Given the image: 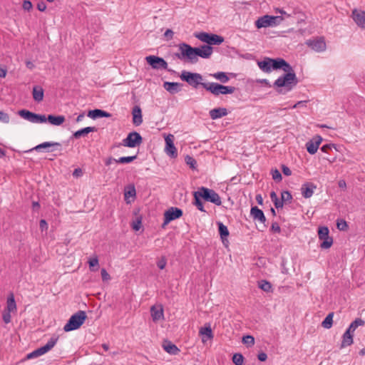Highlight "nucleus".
I'll return each mask as SVG.
<instances>
[{"label": "nucleus", "instance_id": "64", "mask_svg": "<svg viewBox=\"0 0 365 365\" xmlns=\"http://www.w3.org/2000/svg\"><path fill=\"white\" fill-rule=\"evenodd\" d=\"M40 229L43 231V230H47L48 224L45 220H41L39 222Z\"/></svg>", "mask_w": 365, "mask_h": 365}, {"label": "nucleus", "instance_id": "27", "mask_svg": "<svg viewBox=\"0 0 365 365\" xmlns=\"http://www.w3.org/2000/svg\"><path fill=\"white\" fill-rule=\"evenodd\" d=\"M97 128L96 127H86L76 131L73 134V137L76 139L80 138L81 137L86 136L91 132H96Z\"/></svg>", "mask_w": 365, "mask_h": 365}, {"label": "nucleus", "instance_id": "40", "mask_svg": "<svg viewBox=\"0 0 365 365\" xmlns=\"http://www.w3.org/2000/svg\"><path fill=\"white\" fill-rule=\"evenodd\" d=\"M321 240L322 241V242L320 245V247L322 249H329L331 247L333 244V239L331 237H324Z\"/></svg>", "mask_w": 365, "mask_h": 365}, {"label": "nucleus", "instance_id": "12", "mask_svg": "<svg viewBox=\"0 0 365 365\" xmlns=\"http://www.w3.org/2000/svg\"><path fill=\"white\" fill-rule=\"evenodd\" d=\"M145 61L153 69H165L169 72L173 71L168 68V63L161 57L148 56L145 57Z\"/></svg>", "mask_w": 365, "mask_h": 365}, {"label": "nucleus", "instance_id": "46", "mask_svg": "<svg viewBox=\"0 0 365 365\" xmlns=\"http://www.w3.org/2000/svg\"><path fill=\"white\" fill-rule=\"evenodd\" d=\"M89 267L91 271H96L99 267L98 259L97 257L91 258L88 261Z\"/></svg>", "mask_w": 365, "mask_h": 365}, {"label": "nucleus", "instance_id": "4", "mask_svg": "<svg viewBox=\"0 0 365 365\" xmlns=\"http://www.w3.org/2000/svg\"><path fill=\"white\" fill-rule=\"evenodd\" d=\"M202 87L215 96H219L220 94H231L235 91V88L233 86H223L217 83H203Z\"/></svg>", "mask_w": 365, "mask_h": 365}, {"label": "nucleus", "instance_id": "7", "mask_svg": "<svg viewBox=\"0 0 365 365\" xmlns=\"http://www.w3.org/2000/svg\"><path fill=\"white\" fill-rule=\"evenodd\" d=\"M182 81L187 82L190 86L197 88L200 85L202 86V76L197 73H191L189 71H182L180 76Z\"/></svg>", "mask_w": 365, "mask_h": 365}, {"label": "nucleus", "instance_id": "47", "mask_svg": "<svg viewBox=\"0 0 365 365\" xmlns=\"http://www.w3.org/2000/svg\"><path fill=\"white\" fill-rule=\"evenodd\" d=\"M242 342L247 346H252L255 344V338L251 335L244 336L242 337Z\"/></svg>", "mask_w": 365, "mask_h": 365}, {"label": "nucleus", "instance_id": "16", "mask_svg": "<svg viewBox=\"0 0 365 365\" xmlns=\"http://www.w3.org/2000/svg\"><path fill=\"white\" fill-rule=\"evenodd\" d=\"M322 141V138L320 135L314 136L312 140L306 143V148L309 154H314L317 153L319 145Z\"/></svg>", "mask_w": 365, "mask_h": 365}, {"label": "nucleus", "instance_id": "26", "mask_svg": "<svg viewBox=\"0 0 365 365\" xmlns=\"http://www.w3.org/2000/svg\"><path fill=\"white\" fill-rule=\"evenodd\" d=\"M65 120L63 115H48V117H46V121L53 125H60L65 122Z\"/></svg>", "mask_w": 365, "mask_h": 365}, {"label": "nucleus", "instance_id": "15", "mask_svg": "<svg viewBox=\"0 0 365 365\" xmlns=\"http://www.w3.org/2000/svg\"><path fill=\"white\" fill-rule=\"evenodd\" d=\"M351 17L356 24L361 29H365V11L356 9L352 11Z\"/></svg>", "mask_w": 365, "mask_h": 365}, {"label": "nucleus", "instance_id": "53", "mask_svg": "<svg viewBox=\"0 0 365 365\" xmlns=\"http://www.w3.org/2000/svg\"><path fill=\"white\" fill-rule=\"evenodd\" d=\"M276 12L282 15L281 16H282L284 19V18H289V17L292 16V14H295L294 11H293L292 13L289 14V13L286 12L285 11H284L282 9H276Z\"/></svg>", "mask_w": 365, "mask_h": 365}, {"label": "nucleus", "instance_id": "14", "mask_svg": "<svg viewBox=\"0 0 365 365\" xmlns=\"http://www.w3.org/2000/svg\"><path fill=\"white\" fill-rule=\"evenodd\" d=\"M307 45L317 52H322L326 49V43L323 37H320L314 40H308Z\"/></svg>", "mask_w": 365, "mask_h": 365}, {"label": "nucleus", "instance_id": "37", "mask_svg": "<svg viewBox=\"0 0 365 365\" xmlns=\"http://www.w3.org/2000/svg\"><path fill=\"white\" fill-rule=\"evenodd\" d=\"M194 202L193 204L197 207V208L200 210L201 212H206L204 209V206L202 204V202L200 198H202L200 196H199L197 193V192H194Z\"/></svg>", "mask_w": 365, "mask_h": 365}, {"label": "nucleus", "instance_id": "25", "mask_svg": "<svg viewBox=\"0 0 365 365\" xmlns=\"http://www.w3.org/2000/svg\"><path fill=\"white\" fill-rule=\"evenodd\" d=\"M88 116L91 118L96 119V118H103V117L108 118V117H110L111 115L105 110H100V109H94V110L88 111Z\"/></svg>", "mask_w": 365, "mask_h": 365}, {"label": "nucleus", "instance_id": "30", "mask_svg": "<svg viewBox=\"0 0 365 365\" xmlns=\"http://www.w3.org/2000/svg\"><path fill=\"white\" fill-rule=\"evenodd\" d=\"M16 304L15 302L14 296L11 293L7 298L6 307L4 310L10 312H16Z\"/></svg>", "mask_w": 365, "mask_h": 365}, {"label": "nucleus", "instance_id": "18", "mask_svg": "<svg viewBox=\"0 0 365 365\" xmlns=\"http://www.w3.org/2000/svg\"><path fill=\"white\" fill-rule=\"evenodd\" d=\"M250 215L254 220H258L263 224V229L259 230L260 231H263V230L267 227V225L264 224L266 217L262 210L259 209L257 206L252 207L250 210Z\"/></svg>", "mask_w": 365, "mask_h": 365}, {"label": "nucleus", "instance_id": "59", "mask_svg": "<svg viewBox=\"0 0 365 365\" xmlns=\"http://www.w3.org/2000/svg\"><path fill=\"white\" fill-rule=\"evenodd\" d=\"M271 230L274 232H277V233H279L281 231L279 224L276 222H272V226H271Z\"/></svg>", "mask_w": 365, "mask_h": 365}, {"label": "nucleus", "instance_id": "19", "mask_svg": "<svg viewBox=\"0 0 365 365\" xmlns=\"http://www.w3.org/2000/svg\"><path fill=\"white\" fill-rule=\"evenodd\" d=\"M182 84L177 82H165L163 88L172 94L178 93L181 91Z\"/></svg>", "mask_w": 365, "mask_h": 365}, {"label": "nucleus", "instance_id": "62", "mask_svg": "<svg viewBox=\"0 0 365 365\" xmlns=\"http://www.w3.org/2000/svg\"><path fill=\"white\" fill-rule=\"evenodd\" d=\"M173 31L171 29H167L164 34L165 37L168 39H172L173 37Z\"/></svg>", "mask_w": 365, "mask_h": 365}, {"label": "nucleus", "instance_id": "38", "mask_svg": "<svg viewBox=\"0 0 365 365\" xmlns=\"http://www.w3.org/2000/svg\"><path fill=\"white\" fill-rule=\"evenodd\" d=\"M334 313H329L322 323V326L325 329H330L333 324Z\"/></svg>", "mask_w": 365, "mask_h": 365}, {"label": "nucleus", "instance_id": "3", "mask_svg": "<svg viewBox=\"0 0 365 365\" xmlns=\"http://www.w3.org/2000/svg\"><path fill=\"white\" fill-rule=\"evenodd\" d=\"M86 318L87 315L84 311H78L70 317L68 322L63 327V330L68 332L78 329L84 323Z\"/></svg>", "mask_w": 365, "mask_h": 365}, {"label": "nucleus", "instance_id": "20", "mask_svg": "<svg viewBox=\"0 0 365 365\" xmlns=\"http://www.w3.org/2000/svg\"><path fill=\"white\" fill-rule=\"evenodd\" d=\"M133 123L135 125L138 126L143 123V116L141 108L138 106L133 107L132 110Z\"/></svg>", "mask_w": 365, "mask_h": 365}, {"label": "nucleus", "instance_id": "17", "mask_svg": "<svg viewBox=\"0 0 365 365\" xmlns=\"http://www.w3.org/2000/svg\"><path fill=\"white\" fill-rule=\"evenodd\" d=\"M174 136L168 135L165 138V152L171 158H175L178 155L177 149L173 143Z\"/></svg>", "mask_w": 365, "mask_h": 365}, {"label": "nucleus", "instance_id": "50", "mask_svg": "<svg viewBox=\"0 0 365 365\" xmlns=\"http://www.w3.org/2000/svg\"><path fill=\"white\" fill-rule=\"evenodd\" d=\"M136 194L135 189L134 186L129 187L128 190L125 191L124 196L125 199L127 200L129 197H135Z\"/></svg>", "mask_w": 365, "mask_h": 365}, {"label": "nucleus", "instance_id": "61", "mask_svg": "<svg viewBox=\"0 0 365 365\" xmlns=\"http://www.w3.org/2000/svg\"><path fill=\"white\" fill-rule=\"evenodd\" d=\"M37 9L40 11H44L46 9V4L44 1H41L38 3Z\"/></svg>", "mask_w": 365, "mask_h": 365}, {"label": "nucleus", "instance_id": "56", "mask_svg": "<svg viewBox=\"0 0 365 365\" xmlns=\"http://www.w3.org/2000/svg\"><path fill=\"white\" fill-rule=\"evenodd\" d=\"M22 7L26 11H29L32 9L33 5L32 3L29 0H25L23 2Z\"/></svg>", "mask_w": 365, "mask_h": 365}, {"label": "nucleus", "instance_id": "22", "mask_svg": "<svg viewBox=\"0 0 365 365\" xmlns=\"http://www.w3.org/2000/svg\"><path fill=\"white\" fill-rule=\"evenodd\" d=\"M316 185L313 183L307 182L302 185L301 191L304 197L309 198L314 193V190L316 189Z\"/></svg>", "mask_w": 365, "mask_h": 365}, {"label": "nucleus", "instance_id": "28", "mask_svg": "<svg viewBox=\"0 0 365 365\" xmlns=\"http://www.w3.org/2000/svg\"><path fill=\"white\" fill-rule=\"evenodd\" d=\"M54 146L59 147V146H61V143H57V142H44V143H41V144L36 145V147H34L29 150H26L25 152L29 153V152H31L33 150L39 151L42 148H48L50 147H54Z\"/></svg>", "mask_w": 365, "mask_h": 365}, {"label": "nucleus", "instance_id": "54", "mask_svg": "<svg viewBox=\"0 0 365 365\" xmlns=\"http://www.w3.org/2000/svg\"><path fill=\"white\" fill-rule=\"evenodd\" d=\"M141 218H137L135 222H133L132 227L134 230L138 231L141 226Z\"/></svg>", "mask_w": 365, "mask_h": 365}, {"label": "nucleus", "instance_id": "2", "mask_svg": "<svg viewBox=\"0 0 365 365\" xmlns=\"http://www.w3.org/2000/svg\"><path fill=\"white\" fill-rule=\"evenodd\" d=\"M180 53H175V56L185 62L190 63H196L198 61L197 57H200V50L199 47H192L191 46L182 43L179 45Z\"/></svg>", "mask_w": 365, "mask_h": 365}, {"label": "nucleus", "instance_id": "58", "mask_svg": "<svg viewBox=\"0 0 365 365\" xmlns=\"http://www.w3.org/2000/svg\"><path fill=\"white\" fill-rule=\"evenodd\" d=\"M167 262L165 257H162L158 262L157 266L159 269H163L166 266Z\"/></svg>", "mask_w": 365, "mask_h": 365}, {"label": "nucleus", "instance_id": "63", "mask_svg": "<svg viewBox=\"0 0 365 365\" xmlns=\"http://www.w3.org/2000/svg\"><path fill=\"white\" fill-rule=\"evenodd\" d=\"M282 173H284V175H285L287 176H289L292 175V171L287 166L283 165L282 167Z\"/></svg>", "mask_w": 365, "mask_h": 365}, {"label": "nucleus", "instance_id": "51", "mask_svg": "<svg viewBox=\"0 0 365 365\" xmlns=\"http://www.w3.org/2000/svg\"><path fill=\"white\" fill-rule=\"evenodd\" d=\"M272 175L273 180H274L275 181L279 182L282 180V175L277 169L272 170Z\"/></svg>", "mask_w": 365, "mask_h": 365}, {"label": "nucleus", "instance_id": "57", "mask_svg": "<svg viewBox=\"0 0 365 365\" xmlns=\"http://www.w3.org/2000/svg\"><path fill=\"white\" fill-rule=\"evenodd\" d=\"M101 274L103 281H108L110 279V274L107 272L106 269H101Z\"/></svg>", "mask_w": 365, "mask_h": 365}, {"label": "nucleus", "instance_id": "9", "mask_svg": "<svg viewBox=\"0 0 365 365\" xmlns=\"http://www.w3.org/2000/svg\"><path fill=\"white\" fill-rule=\"evenodd\" d=\"M143 143V138L140 134L138 132L133 131L127 135L122 141V143L117 145V147L123 145L128 148H135L140 145Z\"/></svg>", "mask_w": 365, "mask_h": 365}, {"label": "nucleus", "instance_id": "32", "mask_svg": "<svg viewBox=\"0 0 365 365\" xmlns=\"http://www.w3.org/2000/svg\"><path fill=\"white\" fill-rule=\"evenodd\" d=\"M199 48L200 50V57L202 58H208L212 53L213 48L211 46L203 45Z\"/></svg>", "mask_w": 365, "mask_h": 365}, {"label": "nucleus", "instance_id": "5", "mask_svg": "<svg viewBox=\"0 0 365 365\" xmlns=\"http://www.w3.org/2000/svg\"><path fill=\"white\" fill-rule=\"evenodd\" d=\"M283 20L282 16L264 15L258 18L255 21V26L257 29L276 26L279 25Z\"/></svg>", "mask_w": 365, "mask_h": 365}, {"label": "nucleus", "instance_id": "35", "mask_svg": "<svg viewBox=\"0 0 365 365\" xmlns=\"http://www.w3.org/2000/svg\"><path fill=\"white\" fill-rule=\"evenodd\" d=\"M218 225V231L220 235V237L224 242L225 240H227L229 236V231L226 225H225L222 222H217Z\"/></svg>", "mask_w": 365, "mask_h": 365}, {"label": "nucleus", "instance_id": "42", "mask_svg": "<svg viewBox=\"0 0 365 365\" xmlns=\"http://www.w3.org/2000/svg\"><path fill=\"white\" fill-rule=\"evenodd\" d=\"M329 230L327 227H320L318 230V236L319 240H322L324 237H329Z\"/></svg>", "mask_w": 365, "mask_h": 365}, {"label": "nucleus", "instance_id": "6", "mask_svg": "<svg viewBox=\"0 0 365 365\" xmlns=\"http://www.w3.org/2000/svg\"><path fill=\"white\" fill-rule=\"evenodd\" d=\"M196 192L204 200L212 202L217 206L222 205L220 195L214 190L201 187Z\"/></svg>", "mask_w": 365, "mask_h": 365}, {"label": "nucleus", "instance_id": "11", "mask_svg": "<svg viewBox=\"0 0 365 365\" xmlns=\"http://www.w3.org/2000/svg\"><path fill=\"white\" fill-rule=\"evenodd\" d=\"M18 113L21 118L33 123L46 122V116L45 115L37 114L25 109L20 110Z\"/></svg>", "mask_w": 365, "mask_h": 365}, {"label": "nucleus", "instance_id": "10", "mask_svg": "<svg viewBox=\"0 0 365 365\" xmlns=\"http://www.w3.org/2000/svg\"><path fill=\"white\" fill-rule=\"evenodd\" d=\"M195 37L207 45H220L224 41V38L217 34H212L205 32H201L195 34Z\"/></svg>", "mask_w": 365, "mask_h": 365}, {"label": "nucleus", "instance_id": "29", "mask_svg": "<svg viewBox=\"0 0 365 365\" xmlns=\"http://www.w3.org/2000/svg\"><path fill=\"white\" fill-rule=\"evenodd\" d=\"M353 336L354 334H350L349 331H346L342 336V341L341 344L340 348H344L346 346H350L353 344Z\"/></svg>", "mask_w": 365, "mask_h": 365}, {"label": "nucleus", "instance_id": "13", "mask_svg": "<svg viewBox=\"0 0 365 365\" xmlns=\"http://www.w3.org/2000/svg\"><path fill=\"white\" fill-rule=\"evenodd\" d=\"M182 215V210L178 207H171L164 213L163 225L168 224L170 222L180 218Z\"/></svg>", "mask_w": 365, "mask_h": 365}, {"label": "nucleus", "instance_id": "44", "mask_svg": "<svg viewBox=\"0 0 365 365\" xmlns=\"http://www.w3.org/2000/svg\"><path fill=\"white\" fill-rule=\"evenodd\" d=\"M136 158H137V155L120 157V158L117 159V160H115V163H122V164L130 163L133 162L134 160H135Z\"/></svg>", "mask_w": 365, "mask_h": 365}, {"label": "nucleus", "instance_id": "49", "mask_svg": "<svg viewBox=\"0 0 365 365\" xmlns=\"http://www.w3.org/2000/svg\"><path fill=\"white\" fill-rule=\"evenodd\" d=\"M185 160V163L190 166V168L193 170L196 168L197 162L192 157L187 155Z\"/></svg>", "mask_w": 365, "mask_h": 365}, {"label": "nucleus", "instance_id": "55", "mask_svg": "<svg viewBox=\"0 0 365 365\" xmlns=\"http://www.w3.org/2000/svg\"><path fill=\"white\" fill-rule=\"evenodd\" d=\"M0 121L3 123H9V116L7 113H4L3 111H0Z\"/></svg>", "mask_w": 365, "mask_h": 365}, {"label": "nucleus", "instance_id": "52", "mask_svg": "<svg viewBox=\"0 0 365 365\" xmlns=\"http://www.w3.org/2000/svg\"><path fill=\"white\" fill-rule=\"evenodd\" d=\"M11 313L10 312H8V311H6L4 310L3 312V314H2V318H3V320L4 322L6 323V324H9L11 322Z\"/></svg>", "mask_w": 365, "mask_h": 365}, {"label": "nucleus", "instance_id": "41", "mask_svg": "<svg viewBox=\"0 0 365 365\" xmlns=\"http://www.w3.org/2000/svg\"><path fill=\"white\" fill-rule=\"evenodd\" d=\"M212 76L224 83H227L229 81L228 76L224 72L215 73L212 74Z\"/></svg>", "mask_w": 365, "mask_h": 365}, {"label": "nucleus", "instance_id": "8", "mask_svg": "<svg viewBox=\"0 0 365 365\" xmlns=\"http://www.w3.org/2000/svg\"><path fill=\"white\" fill-rule=\"evenodd\" d=\"M58 339V336H52L48 341L43 346L36 349V350L33 351L32 352L28 354L26 356V359H31L37 358L50 350H51L53 346L56 345Z\"/></svg>", "mask_w": 365, "mask_h": 365}, {"label": "nucleus", "instance_id": "34", "mask_svg": "<svg viewBox=\"0 0 365 365\" xmlns=\"http://www.w3.org/2000/svg\"><path fill=\"white\" fill-rule=\"evenodd\" d=\"M365 324L364 320L361 318H356L354 322L351 323L346 331H349L350 334H354V331L359 326H364Z\"/></svg>", "mask_w": 365, "mask_h": 365}, {"label": "nucleus", "instance_id": "36", "mask_svg": "<svg viewBox=\"0 0 365 365\" xmlns=\"http://www.w3.org/2000/svg\"><path fill=\"white\" fill-rule=\"evenodd\" d=\"M33 98L36 101L41 102L43 98V89L38 86L34 87Z\"/></svg>", "mask_w": 365, "mask_h": 365}, {"label": "nucleus", "instance_id": "31", "mask_svg": "<svg viewBox=\"0 0 365 365\" xmlns=\"http://www.w3.org/2000/svg\"><path fill=\"white\" fill-rule=\"evenodd\" d=\"M151 316L154 322L158 321L163 318V308H156L153 306L150 309Z\"/></svg>", "mask_w": 365, "mask_h": 365}, {"label": "nucleus", "instance_id": "45", "mask_svg": "<svg viewBox=\"0 0 365 365\" xmlns=\"http://www.w3.org/2000/svg\"><path fill=\"white\" fill-rule=\"evenodd\" d=\"M259 287L267 292H269L272 289L271 284L266 280H261L259 282Z\"/></svg>", "mask_w": 365, "mask_h": 365}, {"label": "nucleus", "instance_id": "23", "mask_svg": "<svg viewBox=\"0 0 365 365\" xmlns=\"http://www.w3.org/2000/svg\"><path fill=\"white\" fill-rule=\"evenodd\" d=\"M227 110L225 108H217L210 110L209 114L212 120H216L227 115Z\"/></svg>", "mask_w": 365, "mask_h": 365}, {"label": "nucleus", "instance_id": "21", "mask_svg": "<svg viewBox=\"0 0 365 365\" xmlns=\"http://www.w3.org/2000/svg\"><path fill=\"white\" fill-rule=\"evenodd\" d=\"M200 335L202 336V341L205 343L207 339H212L214 336L210 325L205 324L204 327H201L199 331Z\"/></svg>", "mask_w": 365, "mask_h": 365}, {"label": "nucleus", "instance_id": "39", "mask_svg": "<svg viewBox=\"0 0 365 365\" xmlns=\"http://www.w3.org/2000/svg\"><path fill=\"white\" fill-rule=\"evenodd\" d=\"M270 197L272 201L274 202V206L277 209L282 208L283 207V202L280 200H279L275 192L272 191L270 193Z\"/></svg>", "mask_w": 365, "mask_h": 365}, {"label": "nucleus", "instance_id": "43", "mask_svg": "<svg viewBox=\"0 0 365 365\" xmlns=\"http://www.w3.org/2000/svg\"><path fill=\"white\" fill-rule=\"evenodd\" d=\"M232 362L235 365H243L244 356L240 353L234 354L232 356Z\"/></svg>", "mask_w": 365, "mask_h": 365}, {"label": "nucleus", "instance_id": "60", "mask_svg": "<svg viewBox=\"0 0 365 365\" xmlns=\"http://www.w3.org/2000/svg\"><path fill=\"white\" fill-rule=\"evenodd\" d=\"M348 225L346 222L344 220H341V222H337V227L340 230H345L347 228Z\"/></svg>", "mask_w": 365, "mask_h": 365}, {"label": "nucleus", "instance_id": "24", "mask_svg": "<svg viewBox=\"0 0 365 365\" xmlns=\"http://www.w3.org/2000/svg\"><path fill=\"white\" fill-rule=\"evenodd\" d=\"M163 347L166 352L172 355H176L180 352V349L177 346L168 340L163 341Z\"/></svg>", "mask_w": 365, "mask_h": 365}, {"label": "nucleus", "instance_id": "48", "mask_svg": "<svg viewBox=\"0 0 365 365\" xmlns=\"http://www.w3.org/2000/svg\"><path fill=\"white\" fill-rule=\"evenodd\" d=\"M292 196L289 191H283L281 194V201L282 202H291Z\"/></svg>", "mask_w": 365, "mask_h": 365}, {"label": "nucleus", "instance_id": "33", "mask_svg": "<svg viewBox=\"0 0 365 365\" xmlns=\"http://www.w3.org/2000/svg\"><path fill=\"white\" fill-rule=\"evenodd\" d=\"M365 324L364 320L361 318H356L354 322L351 323L346 331H349L350 334H354V331L359 326H364Z\"/></svg>", "mask_w": 365, "mask_h": 365}, {"label": "nucleus", "instance_id": "1", "mask_svg": "<svg viewBox=\"0 0 365 365\" xmlns=\"http://www.w3.org/2000/svg\"><path fill=\"white\" fill-rule=\"evenodd\" d=\"M257 66L263 72L267 73H270L272 69H282L285 72L273 84V86L277 88V91L279 93H282V89L280 88L284 87L287 91H289L298 83L293 68L283 58L265 57L262 61H257Z\"/></svg>", "mask_w": 365, "mask_h": 365}]
</instances>
